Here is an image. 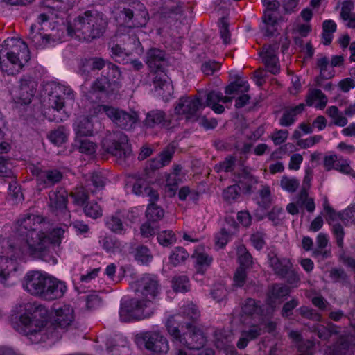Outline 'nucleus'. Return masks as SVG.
Masks as SVG:
<instances>
[{"label": "nucleus", "instance_id": "79ce46f5", "mask_svg": "<svg viewBox=\"0 0 355 355\" xmlns=\"http://www.w3.org/2000/svg\"><path fill=\"white\" fill-rule=\"evenodd\" d=\"M49 139L54 144L60 146L67 140V134L64 126H60L48 135Z\"/></svg>", "mask_w": 355, "mask_h": 355}, {"label": "nucleus", "instance_id": "cd10ccee", "mask_svg": "<svg viewBox=\"0 0 355 355\" xmlns=\"http://www.w3.org/2000/svg\"><path fill=\"white\" fill-rule=\"evenodd\" d=\"M144 123L145 125L150 128H154L158 125L167 126L169 125L170 121L167 119L164 111L155 110L147 113Z\"/></svg>", "mask_w": 355, "mask_h": 355}, {"label": "nucleus", "instance_id": "20e7f679", "mask_svg": "<svg viewBox=\"0 0 355 355\" xmlns=\"http://www.w3.org/2000/svg\"><path fill=\"white\" fill-rule=\"evenodd\" d=\"M181 316H171L166 322V327L168 334L173 340L180 342L190 349H200L206 343L207 339L203 331L193 323H186L187 331L180 333V328H184L181 323Z\"/></svg>", "mask_w": 355, "mask_h": 355}, {"label": "nucleus", "instance_id": "e433bc0d", "mask_svg": "<svg viewBox=\"0 0 355 355\" xmlns=\"http://www.w3.org/2000/svg\"><path fill=\"white\" fill-rule=\"evenodd\" d=\"M349 343L345 338H340L334 345L329 347L324 355H348Z\"/></svg>", "mask_w": 355, "mask_h": 355}, {"label": "nucleus", "instance_id": "a211bd4d", "mask_svg": "<svg viewBox=\"0 0 355 355\" xmlns=\"http://www.w3.org/2000/svg\"><path fill=\"white\" fill-rule=\"evenodd\" d=\"M291 288L283 284H272L268 287L266 294V304L274 309L277 302H282L284 297L288 296L291 293Z\"/></svg>", "mask_w": 355, "mask_h": 355}, {"label": "nucleus", "instance_id": "37998d69", "mask_svg": "<svg viewBox=\"0 0 355 355\" xmlns=\"http://www.w3.org/2000/svg\"><path fill=\"white\" fill-rule=\"evenodd\" d=\"M336 30V24L333 20H325L322 23V38L323 43L325 45L331 44L332 40V34Z\"/></svg>", "mask_w": 355, "mask_h": 355}, {"label": "nucleus", "instance_id": "f704fd0d", "mask_svg": "<svg viewBox=\"0 0 355 355\" xmlns=\"http://www.w3.org/2000/svg\"><path fill=\"white\" fill-rule=\"evenodd\" d=\"M318 100L315 107L320 110H323L327 103V97L320 89H312L306 97V103L309 106L313 105L315 101Z\"/></svg>", "mask_w": 355, "mask_h": 355}, {"label": "nucleus", "instance_id": "bb28decb", "mask_svg": "<svg viewBox=\"0 0 355 355\" xmlns=\"http://www.w3.org/2000/svg\"><path fill=\"white\" fill-rule=\"evenodd\" d=\"M64 90V86L55 85L52 91L49 92L48 97V103L49 107L59 111L64 106V99L62 93Z\"/></svg>", "mask_w": 355, "mask_h": 355}, {"label": "nucleus", "instance_id": "69168bd1", "mask_svg": "<svg viewBox=\"0 0 355 355\" xmlns=\"http://www.w3.org/2000/svg\"><path fill=\"white\" fill-rule=\"evenodd\" d=\"M281 186L289 192H294L299 187V182L296 179L283 177L281 180Z\"/></svg>", "mask_w": 355, "mask_h": 355}, {"label": "nucleus", "instance_id": "052dcab7", "mask_svg": "<svg viewBox=\"0 0 355 355\" xmlns=\"http://www.w3.org/2000/svg\"><path fill=\"white\" fill-rule=\"evenodd\" d=\"M220 67V63L209 60L202 65V71L206 76L213 75Z\"/></svg>", "mask_w": 355, "mask_h": 355}, {"label": "nucleus", "instance_id": "864d4df0", "mask_svg": "<svg viewBox=\"0 0 355 355\" xmlns=\"http://www.w3.org/2000/svg\"><path fill=\"white\" fill-rule=\"evenodd\" d=\"M107 227L116 234H123L124 231L122 220L117 216H112L106 223Z\"/></svg>", "mask_w": 355, "mask_h": 355}, {"label": "nucleus", "instance_id": "39448f33", "mask_svg": "<svg viewBox=\"0 0 355 355\" xmlns=\"http://www.w3.org/2000/svg\"><path fill=\"white\" fill-rule=\"evenodd\" d=\"M20 248L15 239H4L0 241V283L5 284L12 272L17 269V259L22 254H28L26 238Z\"/></svg>", "mask_w": 355, "mask_h": 355}, {"label": "nucleus", "instance_id": "58836bf2", "mask_svg": "<svg viewBox=\"0 0 355 355\" xmlns=\"http://www.w3.org/2000/svg\"><path fill=\"white\" fill-rule=\"evenodd\" d=\"M196 257V268L198 273L203 275L207 269L210 266L212 261V257L204 252H196L193 255Z\"/></svg>", "mask_w": 355, "mask_h": 355}, {"label": "nucleus", "instance_id": "7ed1b4c3", "mask_svg": "<svg viewBox=\"0 0 355 355\" xmlns=\"http://www.w3.org/2000/svg\"><path fill=\"white\" fill-rule=\"evenodd\" d=\"M24 311L19 317L21 331L29 336L32 343H37L43 338L41 331L46 322L48 310L44 305L35 302L26 303Z\"/></svg>", "mask_w": 355, "mask_h": 355}, {"label": "nucleus", "instance_id": "6e6552de", "mask_svg": "<svg viewBox=\"0 0 355 355\" xmlns=\"http://www.w3.org/2000/svg\"><path fill=\"white\" fill-rule=\"evenodd\" d=\"M135 341L139 346H144L153 354L162 355L169 349L166 337L158 331H146L136 335Z\"/></svg>", "mask_w": 355, "mask_h": 355}, {"label": "nucleus", "instance_id": "f03ea898", "mask_svg": "<svg viewBox=\"0 0 355 355\" xmlns=\"http://www.w3.org/2000/svg\"><path fill=\"white\" fill-rule=\"evenodd\" d=\"M107 27V21L102 15L90 10L78 16L73 23L69 24L67 31L69 35H76L86 41L101 37Z\"/></svg>", "mask_w": 355, "mask_h": 355}, {"label": "nucleus", "instance_id": "4be33fe9", "mask_svg": "<svg viewBox=\"0 0 355 355\" xmlns=\"http://www.w3.org/2000/svg\"><path fill=\"white\" fill-rule=\"evenodd\" d=\"M137 290L146 297H155L158 293V281L148 275H145L137 282Z\"/></svg>", "mask_w": 355, "mask_h": 355}, {"label": "nucleus", "instance_id": "5fc2aeb1", "mask_svg": "<svg viewBox=\"0 0 355 355\" xmlns=\"http://www.w3.org/2000/svg\"><path fill=\"white\" fill-rule=\"evenodd\" d=\"M247 269L243 266H239L235 271L234 275V285L238 287H242L246 282L247 279Z\"/></svg>", "mask_w": 355, "mask_h": 355}, {"label": "nucleus", "instance_id": "13d9d810", "mask_svg": "<svg viewBox=\"0 0 355 355\" xmlns=\"http://www.w3.org/2000/svg\"><path fill=\"white\" fill-rule=\"evenodd\" d=\"M263 60L268 71L271 73L276 75L279 72L280 68L278 65L279 59L277 57L263 58Z\"/></svg>", "mask_w": 355, "mask_h": 355}, {"label": "nucleus", "instance_id": "6e6d98bb", "mask_svg": "<svg viewBox=\"0 0 355 355\" xmlns=\"http://www.w3.org/2000/svg\"><path fill=\"white\" fill-rule=\"evenodd\" d=\"M297 311L299 314L304 318L315 321H320L321 320V315L319 313H318L315 310L307 306H302Z\"/></svg>", "mask_w": 355, "mask_h": 355}, {"label": "nucleus", "instance_id": "9d476101", "mask_svg": "<svg viewBox=\"0 0 355 355\" xmlns=\"http://www.w3.org/2000/svg\"><path fill=\"white\" fill-rule=\"evenodd\" d=\"M5 55H17L21 60H30V53L27 44L21 40L13 37L4 40L3 43L0 45V68L3 71L12 73L8 69L6 60H2V56Z\"/></svg>", "mask_w": 355, "mask_h": 355}, {"label": "nucleus", "instance_id": "de8ad7c7", "mask_svg": "<svg viewBox=\"0 0 355 355\" xmlns=\"http://www.w3.org/2000/svg\"><path fill=\"white\" fill-rule=\"evenodd\" d=\"M84 212L87 216L94 219L102 216V209L96 202H88L84 207Z\"/></svg>", "mask_w": 355, "mask_h": 355}, {"label": "nucleus", "instance_id": "a19ab883", "mask_svg": "<svg viewBox=\"0 0 355 355\" xmlns=\"http://www.w3.org/2000/svg\"><path fill=\"white\" fill-rule=\"evenodd\" d=\"M276 11H264L263 16V21L268 26L266 28V35L272 36L277 31L275 26L277 24L278 15L275 13Z\"/></svg>", "mask_w": 355, "mask_h": 355}, {"label": "nucleus", "instance_id": "603ef678", "mask_svg": "<svg viewBox=\"0 0 355 355\" xmlns=\"http://www.w3.org/2000/svg\"><path fill=\"white\" fill-rule=\"evenodd\" d=\"M71 196L74 199V202L78 205H84L89 198L87 190L83 188H77L74 192L71 193Z\"/></svg>", "mask_w": 355, "mask_h": 355}, {"label": "nucleus", "instance_id": "ddd939ff", "mask_svg": "<svg viewBox=\"0 0 355 355\" xmlns=\"http://www.w3.org/2000/svg\"><path fill=\"white\" fill-rule=\"evenodd\" d=\"M41 290L42 291L39 297L46 300L52 301L61 298L64 295L67 287L63 282L53 277L46 276Z\"/></svg>", "mask_w": 355, "mask_h": 355}, {"label": "nucleus", "instance_id": "b1692460", "mask_svg": "<svg viewBox=\"0 0 355 355\" xmlns=\"http://www.w3.org/2000/svg\"><path fill=\"white\" fill-rule=\"evenodd\" d=\"M329 64V59L326 56L317 60V67L320 70V75L315 78L317 86L321 87L324 80L331 79L334 76V70Z\"/></svg>", "mask_w": 355, "mask_h": 355}, {"label": "nucleus", "instance_id": "4468645a", "mask_svg": "<svg viewBox=\"0 0 355 355\" xmlns=\"http://www.w3.org/2000/svg\"><path fill=\"white\" fill-rule=\"evenodd\" d=\"M49 206L51 211L56 216H60L62 218L70 216L67 209V194L64 189L60 188L55 191H51L49 194Z\"/></svg>", "mask_w": 355, "mask_h": 355}, {"label": "nucleus", "instance_id": "2eb2a0df", "mask_svg": "<svg viewBox=\"0 0 355 355\" xmlns=\"http://www.w3.org/2000/svg\"><path fill=\"white\" fill-rule=\"evenodd\" d=\"M324 211L325 213L324 217L327 223L332 226V233L336 239L337 245L343 249L344 246L343 238L345 234L343 227L340 223L332 224L338 218L341 220L342 212H336V211L329 206V204L325 203L324 207Z\"/></svg>", "mask_w": 355, "mask_h": 355}, {"label": "nucleus", "instance_id": "c756f323", "mask_svg": "<svg viewBox=\"0 0 355 355\" xmlns=\"http://www.w3.org/2000/svg\"><path fill=\"white\" fill-rule=\"evenodd\" d=\"M304 110V105L300 103L298 105L292 107H285L284 113L279 119V123L282 126L288 127L291 125L295 121V117L296 115L302 113Z\"/></svg>", "mask_w": 355, "mask_h": 355}, {"label": "nucleus", "instance_id": "0eeeda50", "mask_svg": "<svg viewBox=\"0 0 355 355\" xmlns=\"http://www.w3.org/2000/svg\"><path fill=\"white\" fill-rule=\"evenodd\" d=\"M153 313L150 300L131 299L121 305L119 315L123 322L141 320L149 318Z\"/></svg>", "mask_w": 355, "mask_h": 355}, {"label": "nucleus", "instance_id": "8fccbe9b", "mask_svg": "<svg viewBox=\"0 0 355 355\" xmlns=\"http://www.w3.org/2000/svg\"><path fill=\"white\" fill-rule=\"evenodd\" d=\"M243 88L242 92H248L249 90V85L247 82H233L225 87V94L227 95L238 94L240 89Z\"/></svg>", "mask_w": 355, "mask_h": 355}, {"label": "nucleus", "instance_id": "3c124183", "mask_svg": "<svg viewBox=\"0 0 355 355\" xmlns=\"http://www.w3.org/2000/svg\"><path fill=\"white\" fill-rule=\"evenodd\" d=\"M239 189H240L239 184L229 186L223 191V196L224 200L228 203L235 201L239 196Z\"/></svg>", "mask_w": 355, "mask_h": 355}, {"label": "nucleus", "instance_id": "2f4dec72", "mask_svg": "<svg viewBox=\"0 0 355 355\" xmlns=\"http://www.w3.org/2000/svg\"><path fill=\"white\" fill-rule=\"evenodd\" d=\"M270 266L272 268L275 275L278 276L286 274L287 268L291 265L285 261H281L274 252H270L268 255Z\"/></svg>", "mask_w": 355, "mask_h": 355}, {"label": "nucleus", "instance_id": "c85d7f7f", "mask_svg": "<svg viewBox=\"0 0 355 355\" xmlns=\"http://www.w3.org/2000/svg\"><path fill=\"white\" fill-rule=\"evenodd\" d=\"M107 62L100 57L85 58L81 60V71L86 74L90 71H100L106 67Z\"/></svg>", "mask_w": 355, "mask_h": 355}, {"label": "nucleus", "instance_id": "49530a36", "mask_svg": "<svg viewBox=\"0 0 355 355\" xmlns=\"http://www.w3.org/2000/svg\"><path fill=\"white\" fill-rule=\"evenodd\" d=\"M157 240L163 246H169L176 241V237L172 230H165L157 234Z\"/></svg>", "mask_w": 355, "mask_h": 355}, {"label": "nucleus", "instance_id": "774afa93", "mask_svg": "<svg viewBox=\"0 0 355 355\" xmlns=\"http://www.w3.org/2000/svg\"><path fill=\"white\" fill-rule=\"evenodd\" d=\"M341 220L350 222L355 225V205L348 207L342 211Z\"/></svg>", "mask_w": 355, "mask_h": 355}, {"label": "nucleus", "instance_id": "ea45409f", "mask_svg": "<svg viewBox=\"0 0 355 355\" xmlns=\"http://www.w3.org/2000/svg\"><path fill=\"white\" fill-rule=\"evenodd\" d=\"M164 216V210L156 203H149L146 211V217L148 220L157 223Z\"/></svg>", "mask_w": 355, "mask_h": 355}, {"label": "nucleus", "instance_id": "f257e3e1", "mask_svg": "<svg viewBox=\"0 0 355 355\" xmlns=\"http://www.w3.org/2000/svg\"><path fill=\"white\" fill-rule=\"evenodd\" d=\"M15 234L26 237L29 256L46 259L49 256V243L60 245L65 232L63 227L51 230L49 220L40 215L28 214L19 219L15 225Z\"/></svg>", "mask_w": 355, "mask_h": 355}, {"label": "nucleus", "instance_id": "423d86ee", "mask_svg": "<svg viewBox=\"0 0 355 355\" xmlns=\"http://www.w3.org/2000/svg\"><path fill=\"white\" fill-rule=\"evenodd\" d=\"M103 149L116 158L119 164H124L132 154L127 135L121 131L106 135L102 141Z\"/></svg>", "mask_w": 355, "mask_h": 355}, {"label": "nucleus", "instance_id": "a18cd8bd", "mask_svg": "<svg viewBox=\"0 0 355 355\" xmlns=\"http://www.w3.org/2000/svg\"><path fill=\"white\" fill-rule=\"evenodd\" d=\"M172 283L173 288L176 292H187L189 290V279L186 275L174 277Z\"/></svg>", "mask_w": 355, "mask_h": 355}, {"label": "nucleus", "instance_id": "5701e85b", "mask_svg": "<svg viewBox=\"0 0 355 355\" xmlns=\"http://www.w3.org/2000/svg\"><path fill=\"white\" fill-rule=\"evenodd\" d=\"M182 12V3L179 0H161L160 15L164 18Z\"/></svg>", "mask_w": 355, "mask_h": 355}, {"label": "nucleus", "instance_id": "412c9836", "mask_svg": "<svg viewBox=\"0 0 355 355\" xmlns=\"http://www.w3.org/2000/svg\"><path fill=\"white\" fill-rule=\"evenodd\" d=\"M46 275L40 272H29L26 278L24 287L31 295L39 297Z\"/></svg>", "mask_w": 355, "mask_h": 355}, {"label": "nucleus", "instance_id": "c03bdc74", "mask_svg": "<svg viewBox=\"0 0 355 355\" xmlns=\"http://www.w3.org/2000/svg\"><path fill=\"white\" fill-rule=\"evenodd\" d=\"M135 258L143 263H146L152 260L153 255L146 246L141 245L135 249Z\"/></svg>", "mask_w": 355, "mask_h": 355}, {"label": "nucleus", "instance_id": "6ab92c4d", "mask_svg": "<svg viewBox=\"0 0 355 355\" xmlns=\"http://www.w3.org/2000/svg\"><path fill=\"white\" fill-rule=\"evenodd\" d=\"M73 320V309L69 306H64L56 311L51 327L54 329H65L72 324Z\"/></svg>", "mask_w": 355, "mask_h": 355}, {"label": "nucleus", "instance_id": "c9c22d12", "mask_svg": "<svg viewBox=\"0 0 355 355\" xmlns=\"http://www.w3.org/2000/svg\"><path fill=\"white\" fill-rule=\"evenodd\" d=\"M77 137H88L93 134V124L88 116H82L79 119L76 128Z\"/></svg>", "mask_w": 355, "mask_h": 355}, {"label": "nucleus", "instance_id": "e2e57ef3", "mask_svg": "<svg viewBox=\"0 0 355 355\" xmlns=\"http://www.w3.org/2000/svg\"><path fill=\"white\" fill-rule=\"evenodd\" d=\"M96 145L88 139L80 140L79 149L81 153L92 155L95 153Z\"/></svg>", "mask_w": 355, "mask_h": 355}, {"label": "nucleus", "instance_id": "7c9ffc66", "mask_svg": "<svg viewBox=\"0 0 355 355\" xmlns=\"http://www.w3.org/2000/svg\"><path fill=\"white\" fill-rule=\"evenodd\" d=\"M116 80H110L109 77L102 76L97 78L92 86L94 92L107 93L114 92L116 89Z\"/></svg>", "mask_w": 355, "mask_h": 355}, {"label": "nucleus", "instance_id": "9b49d317", "mask_svg": "<svg viewBox=\"0 0 355 355\" xmlns=\"http://www.w3.org/2000/svg\"><path fill=\"white\" fill-rule=\"evenodd\" d=\"M198 96L182 97L175 107V112L178 115H184L187 121H195L198 119L199 110L205 107L202 101V92H198Z\"/></svg>", "mask_w": 355, "mask_h": 355}, {"label": "nucleus", "instance_id": "09e8293b", "mask_svg": "<svg viewBox=\"0 0 355 355\" xmlns=\"http://www.w3.org/2000/svg\"><path fill=\"white\" fill-rule=\"evenodd\" d=\"M189 257V254L183 248H176L170 256V261L173 266H177L184 261Z\"/></svg>", "mask_w": 355, "mask_h": 355}, {"label": "nucleus", "instance_id": "338daca9", "mask_svg": "<svg viewBox=\"0 0 355 355\" xmlns=\"http://www.w3.org/2000/svg\"><path fill=\"white\" fill-rule=\"evenodd\" d=\"M329 276L334 282H345L347 279V275L343 268H332L329 271Z\"/></svg>", "mask_w": 355, "mask_h": 355}, {"label": "nucleus", "instance_id": "4d7b16f0", "mask_svg": "<svg viewBox=\"0 0 355 355\" xmlns=\"http://www.w3.org/2000/svg\"><path fill=\"white\" fill-rule=\"evenodd\" d=\"M106 67L109 70L107 77H109L110 80H116V89H117L119 86V80L121 76L119 68L116 64L112 63L110 61L107 62Z\"/></svg>", "mask_w": 355, "mask_h": 355}, {"label": "nucleus", "instance_id": "393cba45", "mask_svg": "<svg viewBox=\"0 0 355 355\" xmlns=\"http://www.w3.org/2000/svg\"><path fill=\"white\" fill-rule=\"evenodd\" d=\"M237 178H239L237 184L245 193H251L252 185L258 183L257 178L246 168L238 173Z\"/></svg>", "mask_w": 355, "mask_h": 355}, {"label": "nucleus", "instance_id": "aec40b11", "mask_svg": "<svg viewBox=\"0 0 355 355\" xmlns=\"http://www.w3.org/2000/svg\"><path fill=\"white\" fill-rule=\"evenodd\" d=\"M146 64L148 65L150 71L164 69L166 64L164 51L157 48L149 49L146 53Z\"/></svg>", "mask_w": 355, "mask_h": 355}, {"label": "nucleus", "instance_id": "f8f14e48", "mask_svg": "<svg viewBox=\"0 0 355 355\" xmlns=\"http://www.w3.org/2000/svg\"><path fill=\"white\" fill-rule=\"evenodd\" d=\"M58 30L54 28L50 31L44 29L42 25L33 24L31 26L28 39L36 47L43 44H47L51 42H56L60 40V35L57 34Z\"/></svg>", "mask_w": 355, "mask_h": 355}, {"label": "nucleus", "instance_id": "4c0bfd02", "mask_svg": "<svg viewBox=\"0 0 355 355\" xmlns=\"http://www.w3.org/2000/svg\"><path fill=\"white\" fill-rule=\"evenodd\" d=\"M62 178L61 172L57 170H47L40 173V184H44L45 187H51L60 182Z\"/></svg>", "mask_w": 355, "mask_h": 355}, {"label": "nucleus", "instance_id": "72a5a7b5", "mask_svg": "<svg viewBox=\"0 0 355 355\" xmlns=\"http://www.w3.org/2000/svg\"><path fill=\"white\" fill-rule=\"evenodd\" d=\"M328 239L326 234L320 233L317 236L316 248L313 251V254L315 257H321L322 259L329 257L331 254V251L325 250L328 244Z\"/></svg>", "mask_w": 355, "mask_h": 355}, {"label": "nucleus", "instance_id": "dca6fc26", "mask_svg": "<svg viewBox=\"0 0 355 355\" xmlns=\"http://www.w3.org/2000/svg\"><path fill=\"white\" fill-rule=\"evenodd\" d=\"M153 76L152 83L156 92L164 98L167 99L173 92V85L168 81L164 69L157 71H150Z\"/></svg>", "mask_w": 355, "mask_h": 355}, {"label": "nucleus", "instance_id": "680f3d73", "mask_svg": "<svg viewBox=\"0 0 355 355\" xmlns=\"http://www.w3.org/2000/svg\"><path fill=\"white\" fill-rule=\"evenodd\" d=\"M299 304V302L297 299H292L291 300L286 302L282 309L281 315L282 317L288 318L292 315V311Z\"/></svg>", "mask_w": 355, "mask_h": 355}, {"label": "nucleus", "instance_id": "1a4fd4ad", "mask_svg": "<svg viewBox=\"0 0 355 355\" xmlns=\"http://www.w3.org/2000/svg\"><path fill=\"white\" fill-rule=\"evenodd\" d=\"M99 111L106 114L114 125L124 130H130L138 121V114L130 110L125 111L106 105L99 106Z\"/></svg>", "mask_w": 355, "mask_h": 355}, {"label": "nucleus", "instance_id": "473e14b6", "mask_svg": "<svg viewBox=\"0 0 355 355\" xmlns=\"http://www.w3.org/2000/svg\"><path fill=\"white\" fill-rule=\"evenodd\" d=\"M263 309L260 305L259 301H256L252 298H247L241 304V313L247 316H252L254 315H261Z\"/></svg>", "mask_w": 355, "mask_h": 355}, {"label": "nucleus", "instance_id": "a878e982", "mask_svg": "<svg viewBox=\"0 0 355 355\" xmlns=\"http://www.w3.org/2000/svg\"><path fill=\"white\" fill-rule=\"evenodd\" d=\"M311 331L324 341H328L333 335L339 334L338 327L332 322H328L327 325L315 324L311 327Z\"/></svg>", "mask_w": 355, "mask_h": 355}, {"label": "nucleus", "instance_id": "bf43d9fd", "mask_svg": "<svg viewBox=\"0 0 355 355\" xmlns=\"http://www.w3.org/2000/svg\"><path fill=\"white\" fill-rule=\"evenodd\" d=\"M266 234L261 232H257L251 235L250 241L253 246L258 250H261L265 245Z\"/></svg>", "mask_w": 355, "mask_h": 355}, {"label": "nucleus", "instance_id": "f3484780", "mask_svg": "<svg viewBox=\"0 0 355 355\" xmlns=\"http://www.w3.org/2000/svg\"><path fill=\"white\" fill-rule=\"evenodd\" d=\"M37 88V83L31 77H24L20 80L17 98L21 103H31Z\"/></svg>", "mask_w": 355, "mask_h": 355}, {"label": "nucleus", "instance_id": "0e129e2a", "mask_svg": "<svg viewBox=\"0 0 355 355\" xmlns=\"http://www.w3.org/2000/svg\"><path fill=\"white\" fill-rule=\"evenodd\" d=\"M152 221L147 220L146 223L141 225L140 227L141 234L143 237L148 238L150 236L155 234L157 227L152 226Z\"/></svg>", "mask_w": 355, "mask_h": 355}]
</instances>
